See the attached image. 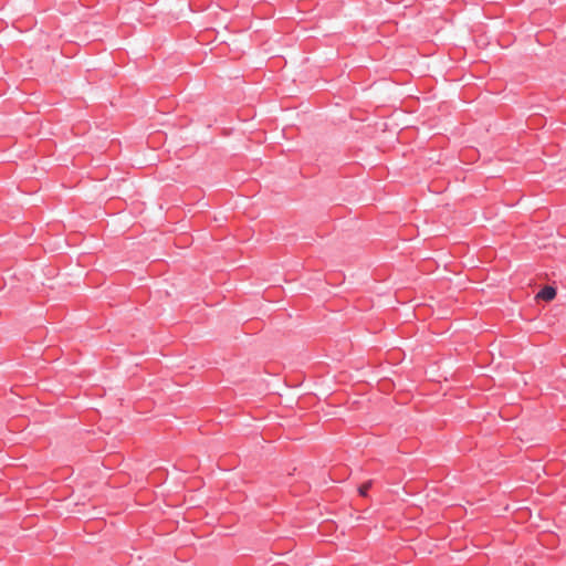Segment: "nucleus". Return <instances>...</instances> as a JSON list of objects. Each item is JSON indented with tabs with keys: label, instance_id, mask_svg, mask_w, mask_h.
<instances>
[{
	"label": "nucleus",
	"instance_id": "f03ea898",
	"mask_svg": "<svg viewBox=\"0 0 566 566\" xmlns=\"http://www.w3.org/2000/svg\"><path fill=\"white\" fill-rule=\"evenodd\" d=\"M371 486V481H368L366 482L365 484H363L359 489H358V492L361 496H366L367 495V492L368 490L370 489Z\"/></svg>",
	"mask_w": 566,
	"mask_h": 566
},
{
	"label": "nucleus",
	"instance_id": "f257e3e1",
	"mask_svg": "<svg viewBox=\"0 0 566 566\" xmlns=\"http://www.w3.org/2000/svg\"><path fill=\"white\" fill-rule=\"evenodd\" d=\"M556 296V290L552 286H545L541 292L536 295V298H542L544 301H552Z\"/></svg>",
	"mask_w": 566,
	"mask_h": 566
}]
</instances>
